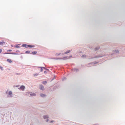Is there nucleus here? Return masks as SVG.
Listing matches in <instances>:
<instances>
[{"label":"nucleus","instance_id":"obj_1","mask_svg":"<svg viewBox=\"0 0 125 125\" xmlns=\"http://www.w3.org/2000/svg\"><path fill=\"white\" fill-rule=\"evenodd\" d=\"M40 89L42 90H43L44 89V88L43 86L42 85H41L40 86Z\"/></svg>","mask_w":125,"mask_h":125},{"label":"nucleus","instance_id":"obj_2","mask_svg":"<svg viewBox=\"0 0 125 125\" xmlns=\"http://www.w3.org/2000/svg\"><path fill=\"white\" fill-rule=\"evenodd\" d=\"M25 88V87L23 85L21 86L20 87L21 89L22 90H23Z\"/></svg>","mask_w":125,"mask_h":125},{"label":"nucleus","instance_id":"obj_3","mask_svg":"<svg viewBox=\"0 0 125 125\" xmlns=\"http://www.w3.org/2000/svg\"><path fill=\"white\" fill-rule=\"evenodd\" d=\"M27 47L29 48L34 47H35L34 45H27Z\"/></svg>","mask_w":125,"mask_h":125},{"label":"nucleus","instance_id":"obj_4","mask_svg":"<svg viewBox=\"0 0 125 125\" xmlns=\"http://www.w3.org/2000/svg\"><path fill=\"white\" fill-rule=\"evenodd\" d=\"M5 42L3 41H2L0 42V45H2L3 43H4Z\"/></svg>","mask_w":125,"mask_h":125},{"label":"nucleus","instance_id":"obj_5","mask_svg":"<svg viewBox=\"0 0 125 125\" xmlns=\"http://www.w3.org/2000/svg\"><path fill=\"white\" fill-rule=\"evenodd\" d=\"M5 54H16L15 53H5Z\"/></svg>","mask_w":125,"mask_h":125},{"label":"nucleus","instance_id":"obj_6","mask_svg":"<svg viewBox=\"0 0 125 125\" xmlns=\"http://www.w3.org/2000/svg\"><path fill=\"white\" fill-rule=\"evenodd\" d=\"M7 61L9 63H11L12 62L11 60V59H8L7 60Z\"/></svg>","mask_w":125,"mask_h":125},{"label":"nucleus","instance_id":"obj_7","mask_svg":"<svg viewBox=\"0 0 125 125\" xmlns=\"http://www.w3.org/2000/svg\"><path fill=\"white\" fill-rule=\"evenodd\" d=\"M44 119L47 118H48V116L47 115H46L43 116Z\"/></svg>","mask_w":125,"mask_h":125},{"label":"nucleus","instance_id":"obj_8","mask_svg":"<svg viewBox=\"0 0 125 125\" xmlns=\"http://www.w3.org/2000/svg\"><path fill=\"white\" fill-rule=\"evenodd\" d=\"M22 46L24 47L27 48V45L25 44L22 45Z\"/></svg>","mask_w":125,"mask_h":125},{"label":"nucleus","instance_id":"obj_9","mask_svg":"<svg viewBox=\"0 0 125 125\" xmlns=\"http://www.w3.org/2000/svg\"><path fill=\"white\" fill-rule=\"evenodd\" d=\"M70 51H71L70 50H68L67 52H65V54H67V53H68L69 52H70Z\"/></svg>","mask_w":125,"mask_h":125},{"label":"nucleus","instance_id":"obj_10","mask_svg":"<svg viewBox=\"0 0 125 125\" xmlns=\"http://www.w3.org/2000/svg\"><path fill=\"white\" fill-rule=\"evenodd\" d=\"M37 53V52H36V51H34V52H32V54H36Z\"/></svg>","mask_w":125,"mask_h":125},{"label":"nucleus","instance_id":"obj_11","mask_svg":"<svg viewBox=\"0 0 125 125\" xmlns=\"http://www.w3.org/2000/svg\"><path fill=\"white\" fill-rule=\"evenodd\" d=\"M30 52V51H27L25 52V53H29Z\"/></svg>","mask_w":125,"mask_h":125},{"label":"nucleus","instance_id":"obj_12","mask_svg":"<svg viewBox=\"0 0 125 125\" xmlns=\"http://www.w3.org/2000/svg\"><path fill=\"white\" fill-rule=\"evenodd\" d=\"M40 95L41 97H43L44 96H45V95L43 94H41Z\"/></svg>","mask_w":125,"mask_h":125},{"label":"nucleus","instance_id":"obj_13","mask_svg":"<svg viewBox=\"0 0 125 125\" xmlns=\"http://www.w3.org/2000/svg\"><path fill=\"white\" fill-rule=\"evenodd\" d=\"M42 83L43 84H45L47 83V82L46 81H44L42 82Z\"/></svg>","mask_w":125,"mask_h":125},{"label":"nucleus","instance_id":"obj_14","mask_svg":"<svg viewBox=\"0 0 125 125\" xmlns=\"http://www.w3.org/2000/svg\"><path fill=\"white\" fill-rule=\"evenodd\" d=\"M12 94V92H11V91L9 92V95L11 94Z\"/></svg>","mask_w":125,"mask_h":125},{"label":"nucleus","instance_id":"obj_15","mask_svg":"<svg viewBox=\"0 0 125 125\" xmlns=\"http://www.w3.org/2000/svg\"><path fill=\"white\" fill-rule=\"evenodd\" d=\"M99 47H97L96 48H95V50H97L98 49H99Z\"/></svg>","mask_w":125,"mask_h":125},{"label":"nucleus","instance_id":"obj_16","mask_svg":"<svg viewBox=\"0 0 125 125\" xmlns=\"http://www.w3.org/2000/svg\"><path fill=\"white\" fill-rule=\"evenodd\" d=\"M114 52L116 53H118L119 52L117 50H115Z\"/></svg>","mask_w":125,"mask_h":125},{"label":"nucleus","instance_id":"obj_17","mask_svg":"<svg viewBox=\"0 0 125 125\" xmlns=\"http://www.w3.org/2000/svg\"><path fill=\"white\" fill-rule=\"evenodd\" d=\"M30 95L31 96H35V94L34 93L31 94Z\"/></svg>","mask_w":125,"mask_h":125},{"label":"nucleus","instance_id":"obj_18","mask_svg":"<svg viewBox=\"0 0 125 125\" xmlns=\"http://www.w3.org/2000/svg\"><path fill=\"white\" fill-rule=\"evenodd\" d=\"M0 68L1 69V70H3V68L1 66H0Z\"/></svg>","mask_w":125,"mask_h":125},{"label":"nucleus","instance_id":"obj_19","mask_svg":"<svg viewBox=\"0 0 125 125\" xmlns=\"http://www.w3.org/2000/svg\"><path fill=\"white\" fill-rule=\"evenodd\" d=\"M38 75V74L37 73H36V74H34V76H36L37 75Z\"/></svg>","mask_w":125,"mask_h":125},{"label":"nucleus","instance_id":"obj_20","mask_svg":"<svg viewBox=\"0 0 125 125\" xmlns=\"http://www.w3.org/2000/svg\"><path fill=\"white\" fill-rule=\"evenodd\" d=\"M12 51V50H9L7 51L8 52H11Z\"/></svg>","mask_w":125,"mask_h":125},{"label":"nucleus","instance_id":"obj_21","mask_svg":"<svg viewBox=\"0 0 125 125\" xmlns=\"http://www.w3.org/2000/svg\"><path fill=\"white\" fill-rule=\"evenodd\" d=\"M43 69L42 68H41L40 70L41 72H42L43 71Z\"/></svg>","mask_w":125,"mask_h":125},{"label":"nucleus","instance_id":"obj_22","mask_svg":"<svg viewBox=\"0 0 125 125\" xmlns=\"http://www.w3.org/2000/svg\"><path fill=\"white\" fill-rule=\"evenodd\" d=\"M67 58V57H63V59H66Z\"/></svg>","mask_w":125,"mask_h":125},{"label":"nucleus","instance_id":"obj_23","mask_svg":"<svg viewBox=\"0 0 125 125\" xmlns=\"http://www.w3.org/2000/svg\"><path fill=\"white\" fill-rule=\"evenodd\" d=\"M2 52V50L0 49V53Z\"/></svg>","mask_w":125,"mask_h":125},{"label":"nucleus","instance_id":"obj_24","mask_svg":"<svg viewBox=\"0 0 125 125\" xmlns=\"http://www.w3.org/2000/svg\"><path fill=\"white\" fill-rule=\"evenodd\" d=\"M16 47L17 48H19L20 47L19 46H16Z\"/></svg>","mask_w":125,"mask_h":125},{"label":"nucleus","instance_id":"obj_25","mask_svg":"<svg viewBox=\"0 0 125 125\" xmlns=\"http://www.w3.org/2000/svg\"><path fill=\"white\" fill-rule=\"evenodd\" d=\"M53 122V121H50V122L51 123L52 122Z\"/></svg>","mask_w":125,"mask_h":125},{"label":"nucleus","instance_id":"obj_26","mask_svg":"<svg viewBox=\"0 0 125 125\" xmlns=\"http://www.w3.org/2000/svg\"><path fill=\"white\" fill-rule=\"evenodd\" d=\"M48 119H47V121H46V122H48Z\"/></svg>","mask_w":125,"mask_h":125},{"label":"nucleus","instance_id":"obj_27","mask_svg":"<svg viewBox=\"0 0 125 125\" xmlns=\"http://www.w3.org/2000/svg\"><path fill=\"white\" fill-rule=\"evenodd\" d=\"M84 56V55H83V56H82V57H83Z\"/></svg>","mask_w":125,"mask_h":125},{"label":"nucleus","instance_id":"obj_28","mask_svg":"<svg viewBox=\"0 0 125 125\" xmlns=\"http://www.w3.org/2000/svg\"><path fill=\"white\" fill-rule=\"evenodd\" d=\"M46 73V72H45V71H44V73Z\"/></svg>","mask_w":125,"mask_h":125},{"label":"nucleus","instance_id":"obj_29","mask_svg":"<svg viewBox=\"0 0 125 125\" xmlns=\"http://www.w3.org/2000/svg\"><path fill=\"white\" fill-rule=\"evenodd\" d=\"M42 68H45L44 67H42Z\"/></svg>","mask_w":125,"mask_h":125},{"label":"nucleus","instance_id":"obj_30","mask_svg":"<svg viewBox=\"0 0 125 125\" xmlns=\"http://www.w3.org/2000/svg\"><path fill=\"white\" fill-rule=\"evenodd\" d=\"M84 56L85 57V56Z\"/></svg>","mask_w":125,"mask_h":125}]
</instances>
